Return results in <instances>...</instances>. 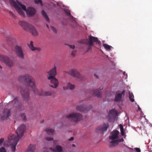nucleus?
<instances>
[{"label": "nucleus", "mask_w": 152, "mask_h": 152, "mask_svg": "<svg viewBox=\"0 0 152 152\" xmlns=\"http://www.w3.org/2000/svg\"><path fill=\"white\" fill-rule=\"evenodd\" d=\"M3 113L4 118H7L10 115L11 112L10 110L5 109L3 111Z\"/></svg>", "instance_id": "nucleus-17"}, {"label": "nucleus", "mask_w": 152, "mask_h": 152, "mask_svg": "<svg viewBox=\"0 0 152 152\" xmlns=\"http://www.w3.org/2000/svg\"><path fill=\"white\" fill-rule=\"evenodd\" d=\"M28 46L30 49L33 51H34L36 50H37L39 51L40 50V48H37L34 47L33 45V42L32 41H31L30 42V44L28 45Z\"/></svg>", "instance_id": "nucleus-22"}, {"label": "nucleus", "mask_w": 152, "mask_h": 152, "mask_svg": "<svg viewBox=\"0 0 152 152\" xmlns=\"http://www.w3.org/2000/svg\"><path fill=\"white\" fill-rule=\"evenodd\" d=\"M123 74L125 76V79H127V74H126L125 72H123Z\"/></svg>", "instance_id": "nucleus-40"}, {"label": "nucleus", "mask_w": 152, "mask_h": 152, "mask_svg": "<svg viewBox=\"0 0 152 152\" xmlns=\"http://www.w3.org/2000/svg\"><path fill=\"white\" fill-rule=\"evenodd\" d=\"M45 131L49 134H52L53 133L54 130L49 128H46Z\"/></svg>", "instance_id": "nucleus-28"}, {"label": "nucleus", "mask_w": 152, "mask_h": 152, "mask_svg": "<svg viewBox=\"0 0 152 152\" xmlns=\"http://www.w3.org/2000/svg\"><path fill=\"white\" fill-rule=\"evenodd\" d=\"M73 137H71L70 138H69V141H72V140H73Z\"/></svg>", "instance_id": "nucleus-45"}, {"label": "nucleus", "mask_w": 152, "mask_h": 152, "mask_svg": "<svg viewBox=\"0 0 152 152\" xmlns=\"http://www.w3.org/2000/svg\"><path fill=\"white\" fill-rule=\"evenodd\" d=\"M16 99H14L13 101H12V102H15L16 101Z\"/></svg>", "instance_id": "nucleus-46"}, {"label": "nucleus", "mask_w": 152, "mask_h": 152, "mask_svg": "<svg viewBox=\"0 0 152 152\" xmlns=\"http://www.w3.org/2000/svg\"><path fill=\"white\" fill-rule=\"evenodd\" d=\"M75 88V86L70 83H68L66 86H64L63 87L64 90L70 89L71 90H73Z\"/></svg>", "instance_id": "nucleus-16"}, {"label": "nucleus", "mask_w": 152, "mask_h": 152, "mask_svg": "<svg viewBox=\"0 0 152 152\" xmlns=\"http://www.w3.org/2000/svg\"><path fill=\"white\" fill-rule=\"evenodd\" d=\"M103 46L106 50L108 51H110L112 48L111 46L105 44H103Z\"/></svg>", "instance_id": "nucleus-26"}, {"label": "nucleus", "mask_w": 152, "mask_h": 152, "mask_svg": "<svg viewBox=\"0 0 152 152\" xmlns=\"http://www.w3.org/2000/svg\"><path fill=\"white\" fill-rule=\"evenodd\" d=\"M51 150L53 151L54 152H62V149L61 146L59 145L56 146L55 149L54 150L50 148Z\"/></svg>", "instance_id": "nucleus-24"}, {"label": "nucleus", "mask_w": 152, "mask_h": 152, "mask_svg": "<svg viewBox=\"0 0 152 152\" xmlns=\"http://www.w3.org/2000/svg\"><path fill=\"white\" fill-rule=\"evenodd\" d=\"M0 152H7L5 149L4 147H1L0 148Z\"/></svg>", "instance_id": "nucleus-33"}, {"label": "nucleus", "mask_w": 152, "mask_h": 152, "mask_svg": "<svg viewBox=\"0 0 152 152\" xmlns=\"http://www.w3.org/2000/svg\"><path fill=\"white\" fill-rule=\"evenodd\" d=\"M48 79L50 81L51 85H50V86L53 88H56L58 87L59 82L58 80L55 77H48Z\"/></svg>", "instance_id": "nucleus-7"}, {"label": "nucleus", "mask_w": 152, "mask_h": 152, "mask_svg": "<svg viewBox=\"0 0 152 152\" xmlns=\"http://www.w3.org/2000/svg\"><path fill=\"white\" fill-rule=\"evenodd\" d=\"M92 92L93 95L99 97L101 96V93L98 90L93 91Z\"/></svg>", "instance_id": "nucleus-25"}, {"label": "nucleus", "mask_w": 152, "mask_h": 152, "mask_svg": "<svg viewBox=\"0 0 152 152\" xmlns=\"http://www.w3.org/2000/svg\"><path fill=\"white\" fill-rule=\"evenodd\" d=\"M103 87H102V88H100V90H101L102 89H103Z\"/></svg>", "instance_id": "nucleus-52"}, {"label": "nucleus", "mask_w": 152, "mask_h": 152, "mask_svg": "<svg viewBox=\"0 0 152 152\" xmlns=\"http://www.w3.org/2000/svg\"><path fill=\"white\" fill-rule=\"evenodd\" d=\"M46 140L48 141H49L53 140V138L50 137H47L46 138Z\"/></svg>", "instance_id": "nucleus-36"}, {"label": "nucleus", "mask_w": 152, "mask_h": 152, "mask_svg": "<svg viewBox=\"0 0 152 152\" xmlns=\"http://www.w3.org/2000/svg\"><path fill=\"white\" fill-rule=\"evenodd\" d=\"M124 91H123L121 92H116L114 99L115 101L118 102L121 101L122 96L123 95H124Z\"/></svg>", "instance_id": "nucleus-10"}, {"label": "nucleus", "mask_w": 152, "mask_h": 152, "mask_svg": "<svg viewBox=\"0 0 152 152\" xmlns=\"http://www.w3.org/2000/svg\"><path fill=\"white\" fill-rule=\"evenodd\" d=\"M26 128V126L24 124L20 125L16 131L17 137L14 134H10L8 137V140L5 141L4 145L5 147L10 146L11 151L14 152L15 151V146L19 140L23 135Z\"/></svg>", "instance_id": "nucleus-1"}, {"label": "nucleus", "mask_w": 152, "mask_h": 152, "mask_svg": "<svg viewBox=\"0 0 152 152\" xmlns=\"http://www.w3.org/2000/svg\"><path fill=\"white\" fill-rule=\"evenodd\" d=\"M72 146H74V147L75 146V145H74V144H72Z\"/></svg>", "instance_id": "nucleus-50"}, {"label": "nucleus", "mask_w": 152, "mask_h": 152, "mask_svg": "<svg viewBox=\"0 0 152 152\" xmlns=\"http://www.w3.org/2000/svg\"><path fill=\"white\" fill-rule=\"evenodd\" d=\"M108 126V124L107 123L106 124H104L103 126L98 127L97 128V129L102 132L105 131L107 130Z\"/></svg>", "instance_id": "nucleus-18"}, {"label": "nucleus", "mask_w": 152, "mask_h": 152, "mask_svg": "<svg viewBox=\"0 0 152 152\" xmlns=\"http://www.w3.org/2000/svg\"><path fill=\"white\" fill-rule=\"evenodd\" d=\"M64 11L65 13L67 15H71L70 11L67 8H65L64 9Z\"/></svg>", "instance_id": "nucleus-31"}, {"label": "nucleus", "mask_w": 152, "mask_h": 152, "mask_svg": "<svg viewBox=\"0 0 152 152\" xmlns=\"http://www.w3.org/2000/svg\"><path fill=\"white\" fill-rule=\"evenodd\" d=\"M69 47H70V48H71L73 49H74L75 48V46L74 45H69Z\"/></svg>", "instance_id": "nucleus-42"}, {"label": "nucleus", "mask_w": 152, "mask_h": 152, "mask_svg": "<svg viewBox=\"0 0 152 152\" xmlns=\"http://www.w3.org/2000/svg\"><path fill=\"white\" fill-rule=\"evenodd\" d=\"M42 16L45 18L46 20L48 21H49V19L45 12L43 10L42 11Z\"/></svg>", "instance_id": "nucleus-30"}, {"label": "nucleus", "mask_w": 152, "mask_h": 152, "mask_svg": "<svg viewBox=\"0 0 152 152\" xmlns=\"http://www.w3.org/2000/svg\"><path fill=\"white\" fill-rule=\"evenodd\" d=\"M93 42H98V43H99L98 41V39L97 38L90 36L89 37V41L88 42L89 45H92L93 44Z\"/></svg>", "instance_id": "nucleus-15"}, {"label": "nucleus", "mask_w": 152, "mask_h": 152, "mask_svg": "<svg viewBox=\"0 0 152 152\" xmlns=\"http://www.w3.org/2000/svg\"><path fill=\"white\" fill-rule=\"evenodd\" d=\"M119 126L120 129L121 134L122 136H124V135L125 133L124 132V128L122 125L120 124L119 125Z\"/></svg>", "instance_id": "nucleus-29"}, {"label": "nucleus", "mask_w": 152, "mask_h": 152, "mask_svg": "<svg viewBox=\"0 0 152 152\" xmlns=\"http://www.w3.org/2000/svg\"><path fill=\"white\" fill-rule=\"evenodd\" d=\"M11 4L15 9L19 15L23 17H25L24 11L26 12L27 15L30 17L33 16L36 13V10L33 8L31 7L26 9V6L22 4L20 2H18V4L14 1H12Z\"/></svg>", "instance_id": "nucleus-2"}, {"label": "nucleus", "mask_w": 152, "mask_h": 152, "mask_svg": "<svg viewBox=\"0 0 152 152\" xmlns=\"http://www.w3.org/2000/svg\"><path fill=\"white\" fill-rule=\"evenodd\" d=\"M34 1L35 3H40L41 4H42V2L41 0H34Z\"/></svg>", "instance_id": "nucleus-34"}, {"label": "nucleus", "mask_w": 152, "mask_h": 152, "mask_svg": "<svg viewBox=\"0 0 152 152\" xmlns=\"http://www.w3.org/2000/svg\"><path fill=\"white\" fill-rule=\"evenodd\" d=\"M76 109L77 110L80 112H83L85 113H86L87 111V109L84 108L83 106L82 105H80L77 106L76 107Z\"/></svg>", "instance_id": "nucleus-23"}, {"label": "nucleus", "mask_w": 152, "mask_h": 152, "mask_svg": "<svg viewBox=\"0 0 152 152\" xmlns=\"http://www.w3.org/2000/svg\"><path fill=\"white\" fill-rule=\"evenodd\" d=\"M20 117L22 118V119L24 120H26V116L24 114H21L20 115Z\"/></svg>", "instance_id": "nucleus-32"}, {"label": "nucleus", "mask_w": 152, "mask_h": 152, "mask_svg": "<svg viewBox=\"0 0 152 152\" xmlns=\"http://www.w3.org/2000/svg\"><path fill=\"white\" fill-rule=\"evenodd\" d=\"M117 115V113L115 110L114 109H112L109 112L108 115V118H111L113 116Z\"/></svg>", "instance_id": "nucleus-19"}, {"label": "nucleus", "mask_w": 152, "mask_h": 152, "mask_svg": "<svg viewBox=\"0 0 152 152\" xmlns=\"http://www.w3.org/2000/svg\"><path fill=\"white\" fill-rule=\"evenodd\" d=\"M18 80L20 82H26L28 86L30 87L35 93H37L36 91L37 89L35 86L34 80L31 76L28 74L20 76L19 77Z\"/></svg>", "instance_id": "nucleus-4"}, {"label": "nucleus", "mask_w": 152, "mask_h": 152, "mask_svg": "<svg viewBox=\"0 0 152 152\" xmlns=\"http://www.w3.org/2000/svg\"><path fill=\"white\" fill-rule=\"evenodd\" d=\"M26 31H28L34 36H37L38 34V32L35 28L31 25L27 29Z\"/></svg>", "instance_id": "nucleus-13"}, {"label": "nucleus", "mask_w": 152, "mask_h": 152, "mask_svg": "<svg viewBox=\"0 0 152 152\" xmlns=\"http://www.w3.org/2000/svg\"><path fill=\"white\" fill-rule=\"evenodd\" d=\"M51 29L54 32H55V33H56V29H55V28H54L53 27L51 26Z\"/></svg>", "instance_id": "nucleus-39"}, {"label": "nucleus", "mask_w": 152, "mask_h": 152, "mask_svg": "<svg viewBox=\"0 0 152 152\" xmlns=\"http://www.w3.org/2000/svg\"><path fill=\"white\" fill-rule=\"evenodd\" d=\"M47 26L48 28H49L48 26V25H47Z\"/></svg>", "instance_id": "nucleus-51"}, {"label": "nucleus", "mask_w": 152, "mask_h": 152, "mask_svg": "<svg viewBox=\"0 0 152 152\" xmlns=\"http://www.w3.org/2000/svg\"><path fill=\"white\" fill-rule=\"evenodd\" d=\"M57 67L56 66H54V67L50 70L48 72V77H54L57 74L56 72Z\"/></svg>", "instance_id": "nucleus-11"}, {"label": "nucleus", "mask_w": 152, "mask_h": 152, "mask_svg": "<svg viewBox=\"0 0 152 152\" xmlns=\"http://www.w3.org/2000/svg\"><path fill=\"white\" fill-rule=\"evenodd\" d=\"M67 73L70 75L75 77H77L79 74L77 71L75 69L70 70Z\"/></svg>", "instance_id": "nucleus-14"}, {"label": "nucleus", "mask_w": 152, "mask_h": 152, "mask_svg": "<svg viewBox=\"0 0 152 152\" xmlns=\"http://www.w3.org/2000/svg\"><path fill=\"white\" fill-rule=\"evenodd\" d=\"M35 149V145L30 144L28 147L26 152H34Z\"/></svg>", "instance_id": "nucleus-21"}, {"label": "nucleus", "mask_w": 152, "mask_h": 152, "mask_svg": "<svg viewBox=\"0 0 152 152\" xmlns=\"http://www.w3.org/2000/svg\"><path fill=\"white\" fill-rule=\"evenodd\" d=\"M38 94L40 95L48 96L51 95L52 93L50 91L45 92L44 91L42 90Z\"/></svg>", "instance_id": "nucleus-20"}, {"label": "nucleus", "mask_w": 152, "mask_h": 152, "mask_svg": "<svg viewBox=\"0 0 152 152\" xmlns=\"http://www.w3.org/2000/svg\"><path fill=\"white\" fill-rule=\"evenodd\" d=\"M91 49V46H89L87 48V51H88Z\"/></svg>", "instance_id": "nucleus-44"}, {"label": "nucleus", "mask_w": 152, "mask_h": 152, "mask_svg": "<svg viewBox=\"0 0 152 152\" xmlns=\"http://www.w3.org/2000/svg\"><path fill=\"white\" fill-rule=\"evenodd\" d=\"M57 141H54V143H55Z\"/></svg>", "instance_id": "nucleus-49"}, {"label": "nucleus", "mask_w": 152, "mask_h": 152, "mask_svg": "<svg viewBox=\"0 0 152 152\" xmlns=\"http://www.w3.org/2000/svg\"><path fill=\"white\" fill-rule=\"evenodd\" d=\"M66 117L74 122H78L82 119V115L77 113H72L66 116Z\"/></svg>", "instance_id": "nucleus-5"}, {"label": "nucleus", "mask_w": 152, "mask_h": 152, "mask_svg": "<svg viewBox=\"0 0 152 152\" xmlns=\"http://www.w3.org/2000/svg\"><path fill=\"white\" fill-rule=\"evenodd\" d=\"M138 107L137 111H140L141 112V116H143V114H142V113L141 111V108L139 106V105H138Z\"/></svg>", "instance_id": "nucleus-35"}, {"label": "nucleus", "mask_w": 152, "mask_h": 152, "mask_svg": "<svg viewBox=\"0 0 152 152\" xmlns=\"http://www.w3.org/2000/svg\"><path fill=\"white\" fill-rule=\"evenodd\" d=\"M120 132L117 130H114L112 132L109 136L110 140L109 145L113 147L118 145L119 143L124 141L123 138H120Z\"/></svg>", "instance_id": "nucleus-3"}, {"label": "nucleus", "mask_w": 152, "mask_h": 152, "mask_svg": "<svg viewBox=\"0 0 152 152\" xmlns=\"http://www.w3.org/2000/svg\"><path fill=\"white\" fill-rule=\"evenodd\" d=\"M9 14L11 15L12 17L13 18H15V15H14V14H13V13L11 12V11H10L9 12Z\"/></svg>", "instance_id": "nucleus-37"}, {"label": "nucleus", "mask_w": 152, "mask_h": 152, "mask_svg": "<svg viewBox=\"0 0 152 152\" xmlns=\"http://www.w3.org/2000/svg\"><path fill=\"white\" fill-rule=\"evenodd\" d=\"M95 75V76H96V77L97 78H98V77H97V75Z\"/></svg>", "instance_id": "nucleus-47"}, {"label": "nucleus", "mask_w": 152, "mask_h": 152, "mask_svg": "<svg viewBox=\"0 0 152 152\" xmlns=\"http://www.w3.org/2000/svg\"><path fill=\"white\" fill-rule=\"evenodd\" d=\"M15 51L18 57L21 58H23L24 55L22 47L21 46L17 45L15 47Z\"/></svg>", "instance_id": "nucleus-9"}, {"label": "nucleus", "mask_w": 152, "mask_h": 152, "mask_svg": "<svg viewBox=\"0 0 152 152\" xmlns=\"http://www.w3.org/2000/svg\"><path fill=\"white\" fill-rule=\"evenodd\" d=\"M0 59L1 61L9 66L11 67L13 65L12 61L7 57L2 56H1Z\"/></svg>", "instance_id": "nucleus-6"}, {"label": "nucleus", "mask_w": 152, "mask_h": 152, "mask_svg": "<svg viewBox=\"0 0 152 152\" xmlns=\"http://www.w3.org/2000/svg\"><path fill=\"white\" fill-rule=\"evenodd\" d=\"M129 98L132 102H133L134 101V95L133 94L130 92L129 91Z\"/></svg>", "instance_id": "nucleus-27"}, {"label": "nucleus", "mask_w": 152, "mask_h": 152, "mask_svg": "<svg viewBox=\"0 0 152 152\" xmlns=\"http://www.w3.org/2000/svg\"><path fill=\"white\" fill-rule=\"evenodd\" d=\"M19 25L24 29L27 30L31 24L22 20H20L18 22Z\"/></svg>", "instance_id": "nucleus-12"}, {"label": "nucleus", "mask_w": 152, "mask_h": 152, "mask_svg": "<svg viewBox=\"0 0 152 152\" xmlns=\"http://www.w3.org/2000/svg\"><path fill=\"white\" fill-rule=\"evenodd\" d=\"M76 53V51L75 50H73L72 52L71 55L72 56H75Z\"/></svg>", "instance_id": "nucleus-38"}, {"label": "nucleus", "mask_w": 152, "mask_h": 152, "mask_svg": "<svg viewBox=\"0 0 152 152\" xmlns=\"http://www.w3.org/2000/svg\"><path fill=\"white\" fill-rule=\"evenodd\" d=\"M137 152H140V150L138 148H134Z\"/></svg>", "instance_id": "nucleus-41"}, {"label": "nucleus", "mask_w": 152, "mask_h": 152, "mask_svg": "<svg viewBox=\"0 0 152 152\" xmlns=\"http://www.w3.org/2000/svg\"><path fill=\"white\" fill-rule=\"evenodd\" d=\"M21 93L23 99L25 101H28L29 98V93L27 89L21 88Z\"/></svg>", "instance_id": "nucleus-8"}, {"label": "nucleus", "mask_w": 152, "mask_h": 152, "mask_svg": "<svg viewBox=\"0 0 152 152\" xmlns=\"http://www.w3.org/2000/svg\"><path fill=\"white\" fill-rule=\"evenodd\" d=\"M4 140L3 138H1L0 139V145L3 142Z\"/></svg>", "instance_id": "nucleus-43"}, {"label": "nucleus", "mask_w": 152, "mask_h": 152, "mask_svg": "<svg viewBox=\"0 0 152 152\" xmlns=\"http://www.w3.org/2000/svg\"><path fill=\"white\" fill-rule=\"evenodd\" d=\"M2 68V67L0 65V69H1Z\"/></svg>", "instance_id": "nucleus-48"}]
</instances>
